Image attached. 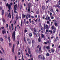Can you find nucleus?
Listing matches in <instances>:
<instances>
[{
  "mask_svg": "<svg viewBox=\"0 0 60 60\" xmlns=\"http://www.w3.org/2000/svg\"><path fill=\"white\" fill-rule=\"evenodd\" d=\"M34 30L35 32H34V35H36L37 37H38L39 36V32L38 31H36V29L35 28H34Z\"/></svg>",
  "mask_w": 60,
  "mask_h": 60,
  "instance_id": "obj_1",
  "label": "nucleus"
},
{
  "mask_svg": "<svg viewBox=\"0 0 60 60\" xmlns=\"http://www.w3.org/2000/svg\"><path fill=\"white\" fill-rule=\"evenodd\" d=\"M15 31H14L13 34H12V38L13 41H15V32L16 31V29H15Z\"/></svg>",
  "mask_w": 60,
  "mask_h": 60,
  "instance_id": "obj_2",
  "label": "nucleus"
},
{
  "mask_svg": "<svg viewBox=\"0 0 60 60\" xmlns=\"http://www.w3.org/2000/svg\"><path fill=\"white\" fill-rule=\"evenodd\" d=\"M57 5H55V7H57L59 8L60 7V0H59L58 1Z\"/></svg>",
  "mask_w": 60,
  "mask_h": 60,
  "instance_id": "obj_3",
  "label": "nucleus"
},
{
  "mask_svg": "<svg viewBox=\"0 0 60 60\" xmlns=\"http://www.w3.org/2000/svg\"><path fill=\"white\" fill-rule=\"evenodd\" d=\"M16 8L17 9H18V8H17V4H16L14 6V12L15 13H17V12H16Z\"/></svg>",
  "mask_w": 60,
  "mask_h": 60,
  "instance_id": "obj_4",
  "label": "nucleus"
},
{
  "mask_svg": "<svg viewBox=\"0 0 60 60\" xmlns=\"http://www.w3.org/2000/svg\"><path fill=\"white\" fill-rule=\"evenodd\" d=\"M6 6H8V8L9 9V10H8V11L10 12V10L11 9V5L10 4H8V3H7L6 5Z\"/></svg>",
  "mask_w": 60,
  "mask_h": 60,
  "instance_id": "obj_5",
  "label": "nucleus"
},
{
  "mask_svg": "<svg viewBox=\"0 0 60 60\" xmlns=\"http://www.w3.org/2000/svg\"><path fill=\"white\" fill-rule=\"evenodd\" d=\"M44 28H45V27H46V28L48 29H49V26H48V25L47 24H46L45 26V24H44Z\"/></svg>",
  "mask_w": 60,
  "mask_h": 60,
  "instance_id": "obj_6",
  "label": "nucleus"
},
{
  "mask_svg": "<svg viewBox=\"0 0 60 60\" xmlns=\"http://www.w3.org/2000/svg\"><path fill=\"white\" fill-rule=\"evenodd\" d=\"M28 53L29 54H31V51H30V48H28Z\"/></svg>",
  "mask_w": 60,
  "mask_h": 60,
  "instance_id": "obj_7",
  "label": "nucleus"
},
{
  "mask_svg": "<svg viewBox=\"0 0 60 60\" xmlns=\"http://www.w3.org/2000/svg\"><path fill=\"white\" fill-rule=\"evenodd\" d=\"M52 30H54V29H56V28L54 26H52Z\"/></svg>",
  "mask_w": 60,
  "mask_h": 60,
  "instance_id": "obj_8",
  "label": "nucleus"
},
{
  "mask_svg": "<svg viewBox=\"0 0 60 60\" xmlns=\"http://www.w3.org/2000/svg\"><path fill=\"white\" fill-rule=\"evenodd\" d=\"M49 17L48 16H47L46 17V18L45 19L46 20H48L49 19Z\"/></svg>",
  "mask_w": 60,
  "mask_h": 60,
  "instance_id": "obj_9",
  "label": "nucleus"
},
{
  "mask_svg": "<svg viewBox=\"0 0 60 60\" xmlns=\"http://www.w3.org/2000/svg\"><path fill=\"white\" fill-rule=\"evenodd\" d=\"M2 33L3 34H6V31H5V30H3Z\"/></svg>",
  "mask_w": 60,
  "mask_h": 60,
  "instance_id": "obj_10",
  "label": "nucleus"
},
{
  "mask_svg": "<svg viewBox=\"0 0 60 60\" xmlns=\"http://www.w3.org/2000/svg\"><path fill=\"white\" fill-rule=\"evenodd\" d=\"M38 57L39 58H41V59H42V56H41L39 55L38 56Z\"/></svg>",
  "mask_w": 60,
  "mask_h": 60,
  "instance_id": "obj_11",
  "label": "nucleus"
},
{
  "mask_svg": "<svg viewBox=\"0 0 60 60\" xmlns=\"http://www.w3.org/2000/svg\"><path fill=\"white\" fill-rule=\"evenodd\" d=\"M23 40L24 42L26 43V38L25 37H24Z\"/></svg>",
  "mask_w": 60,
  "mask_h": 60,
  "instance_id": "obj_12",
  "label": "nucleus"
},
{
  "mask_svg": "<svg viewBox=\"0 0 60 60\" xmlns=\"http://www.w3.org/2000/svg\"><path fill=\"white\" fill-rule=\"evenodd\" d=\"M8 17H9L10 18H11V15L10 14V13H9Z\"/></svg>",
  "mask_w": 60,
  "mask_h": 60,
  "instance_id": "obj_13",
  "label": "nucleus"
},
{
  "mask_svg": "<svg viewBox=\"0 0 60 60\" xmlns=\"http://www.w3.org/2000/svg\"><path fill=\"white\" fill-rule=\"evenodd\" d=\"M47 42L48 43H50V42H51V41L50 40H47Z\"/></svg>",
  "mask_w": 60,
  "mask_h": 60,
  "instance_id": "obj_14",
  "label": "nucleus"
},
{
  "mask_svg": "<svg viewBox=\"0 0 60 60\" xmlns=\"http://www.w3.org/2000/svg\"><path fill=\"white\" fill-rule=\"evenodd\" d=\"M36 52H37V53H40V51H39V50H36Z\"/></svg>",
  "mask_w": 60,
  "mask_h": 60,
  "instance_id": "obj_15",
  "label": "nucleus"
},
{
  "mask_svg": "<svg viewBox=\"0 0 60 60\" xmlns=\"http://www.w3.org/2000/svg\"><path fill=\"white\" fill-rule=\"evenodd\" d=\"M51 51V52H54V50L52 49H51L50 50Z\"/></svg>",
  "mask_w": 60,
  "mask_h": 60,
  "instance_id": "obj_16",
  "label": "nucleus"
},
{
  "mask_svg": "<svg viewBox=\"0 0 60 60\" xmlns=\"http://www.w3.org/2000/svg\"><path fill=\"white\" fill-rule=\"evenodd\" d=\"M41 47H40L39 48V51L40 52H41Z\"/></svg>",
  "mask_w": 60,
  "mask_h": 60,
  "instance_id": "obj_17",
  "label": "nucleus"
},
{
  "mask_svg": "<svg viewBox=\"0 0 60 60\" xmlns=\"http://www.w3.org/2000/svg\"><path fill=\"white\" fill-rule=\"evenodd\" d=\"M4 10H3L2 11V15H4Z\"/></svg>",
  "mask_w": 60,
  "mask_h": 60,
  "instance_id": "obj_18",
  "label": "nucleus"
},
{
  "mask_svg": "<svg viewBox=\"0 0 60 60\" xmlns=\"http://www.w3.org/2000/svg\"><path fill=\"white\" fill-rule=\"evenodd\" d=\"M55 26H58V24L57 23H55Z\"/></svg>",
  "mask_w": 60,
  "mask_h": 60,
  "instance_id": "obj_19",
  "label": "nucleus"
},
{
  "mask_svg": "<svg viewBox=\"0 0 60 60\" xmlns=\"http://www.w3.org/2000/svg\"><path fill=\"white\" fill-rule=\"evenodd\" d=\"M28 16H29V14H28L26 16V19H28Z\"/></svg>",
  "mask_w": 60,
  "mask_h": 60,
  "instance_id": "obj_20",
  "label": "nucleus"
},
{
  "mask_svg": "<svg viewBox=\"0 0 60 60\" xmlns=\"http://www.w3.org/2000/svg\"><path fill=\"white\" fill-rule=\"evenodd\" d=\"M29 35L30 37H31L32 36V34L31 33H30Z\"/></svg>",
  "mask_w": 60,
  "mask_h": 60,
  "instance_id": "obj_21",
  "label": "nucleus"
},
{
  "mask_svg": "<svg viewBox=\"0 0 60 60\" xmlns=\"http://www.w3.org/2000/svg\"><path fill=\"white\" fill-rule=\"evenodd\" d=\"M46 49H50V48L49 46H48L46 47Z\"/></svg>",
  "mask_w": 60,
  "mask_h": 60,
  "instance_id": "obj_22",
  "label": "nucleus"
},
{
  "mask_svg": "<svg viewBox=\"0 0 60 60\" xmlns=\"http://www.w3.org/2000/svg\"><path fill=\"white\" fill-rule=\"evenodd\" d=\"M0 41H3V39L2 38H0Z\"/></svg>",
  "mask_w": 60,
  "mask_h": 60,
  "instance_id": "obj_23",
  "label": "nucleus"
},
{
  "mask_svg": "<svg viewBox=\"0 0 60 60\" xmlns=\"http://www.w3.org/2000/svg\"><path fill=\"white\" fill-rule=\"evenodd\" d=\"M56 29H54V30H53V33H55L56 32Z\"/></svg>",
  "mask_w": 60,
  "mask_h": 60,
  "instance_id": "obj_24",
  "label": "nucleus"
},
{
  "mask_svg": "<svg viewBox=\"0 0 60 60\" xmlns=\"http://www.w3.org/2000/svg\"><path fill=\"white\" fill-rule=\"evenodd\" d=\"M48 20H49V22H50V21H51V19H50V17H49L48 18Z\"/></svg>",
  "mask_w": 60,
  "mask_h": 60,
  "instance_id": "obj_25",
  "label": "nucleus"
},
{
  "mask_svg": "<svg viewBox=\"0 0 60 60\" xmlns=\"http://www.w3.org/2000/svg\"><path fill=\"white\" fill-rule=\"evenodd\" d=\"M32 42L33 44H34L35 43V41L34 40H32Z\"/></svg>",
  "mask_w": 60,
  "mask_h": 60,
  "instance_id": "obj_26",
  "label": "nucleus"
},
{
  "mask_svg": "<svg viewBox=\"0 0 60 60\" xmlns=\"http://www.w3.org/2000/svg\"><path fill=\"white\" fill-rule=\"evenodd\" d=\"M38 41L39 42H40V41H41V38H40V37H39V38H38Z\"/></svg>",
  "mask_w": 60,
  "mask_h": 60,
  "instance_id": "obj_27",
  "label": "nucleus"
},
{
  "mask_svg": "<svg viewBox=\"0 0 60 60\" xmlns=\"http://www.w3.org/2000/svg\"><path fill=\"white\" fill-rule=\"evenodd\" d=\"M50 18L51 19H54V17L52 16H50Z\"/></svg>",
  "mask_w": 60,
  "mask_h": 60,
  "instance_id": "obj_28",
  "label": "nucleus"
},
{
  "mask_svg": "<svg viewBox=\"0 0 60 60\" xmlns=\"http://www.w3.org/2000/svg\"><path fill=\"white\" fill-rule=\"evenodd\" d=\"M50 11L52 12H53V13H54V10L52 9L51 10H50Z\"/></svg>",
  "mask_w": 60,
  "mask_h": 60,
  "instance_id": "obj_29",
  "label": "nucleus"
},
{
  "mask_svg": "<svg viewBox=\"0 0 60 60\" xmlns=\"http://www.w3.org/2000/svg\"><path fill=\"white\" fill-rule=\"evenodd\" d=\"M12 52L14 54V49H12Z\"/></svg>",
  "mask_w": 60,
  "mask_h": 60,
  "instance_id": "obj_30",
  "label": "nucleus"
},
{
  "mask_svg": "<svg viewBox=\"0 0 60 60\" xmlns=\"http://www.w3.org/2000/svg\"><path fill=\"white\" fill-rule=\"evenodd\" d=\"M28 42L29 44H31V40H30L28 41Z\"/></svg>",
  "mask_w": 60,
  "mask_h": 60,
  "instance_id": "obj_31",
  "label": "nucleus"
},
{
  "mask_svg": "<svg viewBox=\"0 0 60 60\" xmlns=\"http://www.w3.org/2000/svg\"><path fill=\"white\" fill-rule=\"evenodd\" d=\"M22 18H25L26 17V15H22Z\"/></svg>",
  "mask_w": 60,
  "mask_h": 60,
  "instance_id": "obj_32",
  "label": "nucleus"
},
{
  "mask_svg": "<svg viewBox=\"0 0 60 60\" xmlns=\"http://www.w3.org/2000/svg\"><path fill=\"white\" fill-rule=\"evenodd\" d=\"M22 9V6L21 5H20V10H21Z\"/></svg>",
  "mask_w": 60,
  "mask_h": 60,
  "instance_id": "obj_33",
  "label": "nucleus"
},
{
  "mask_svg": "<svg viewBox=\"0 0 60 60\" xmlns=\"http://www.w3.org/2000/svg\"><path fill=\"white\" fill-rule=\"evenodd\" d=\"M8 39L9 42H10V41H11V39H10V37H8Z\"/></svg>",
  "mask_w": 60,
  "mask_h": 60,
  "instance_id": "obj_34",
  "label": "nucleus"
},
{
  "mask_svg": "<svg viewBox=\"0 0 60 60\" xmlns=\"http://www.w3.org/2000/svg\"><path fill=\"white\" fill-rule=\"evenodd\" d=\"M41 36L43 38H44V35H43V34H41Z\"/></svg>",
  "mask_w": 60,
  "mask_h": 60,
  "instance_id": "obj_35",
  "label": "nucleus"
},
{
  "mask_svg": "<svg viewBox=\"0 0 60 60\" xmlns=\"http://www.w3.org/2000/svg\"><path fill=\"white\" fill-rule=\"evenodd\" d=\"M2 21H3V22H4V23H5V19H2Z\"/></svg>",
  "mask_w": 60,
  "mask_h": 60,
  "instance_id": "obj_36",
  "label": "nucleus"
},
{
  "mask_svg": "<svg viewBox=\"0 0 60 60\" xmlns=\"http://www.w3.org/2000/svg\"><path fill=\"white\" fill-rule=\"evenodd\" d=\"M28 11L30 12V8H29L28 9Z\"/></svg>",
  "mask_w": 60,
  "mask_h": 60,
  "instance_id": "obj_37",
  "label": "nucleus"
},
{
  "mask_svg": "<svg viewBox=\"0 0 60 60\" xmlns=\"http://www.w3.org/2000/svg\"><path fill=\"white\" fill-rule=\"evenodd\" d=\"M46 56H49V53H47L46 54Z\"/></svg>",
  "mask_w": 60,
  "mask_h": 60,
  "instance_id": "obj_38",
  "label": "nucleus"
},
{
  "mask_svg": "<svg viewBox=\"0 0 60 60\" xmlns=\"http://www.w3.org/2000/svg\"><path fill=\"white\" fill-rule=\"evenodd\" d=\"M40 47H41V46H40L39 45H38L37 46V48L38 49V48H40Z\"/></svg>",
  "mask_w": 60,
  "mask_h": 60,
  "instance_id": "obj_39",
  "label": "nucleus"
},
{
  "mask_svg": "<svg viewBox=\"0 0 60 60\" xmlns=\"http://www.w3.org/2000/svg\"><path fill=\"white\" fill-rule=\"evenodd\" d=\"M42 8L43 10H45V7H42Z\"/></svg>",
  "mask_w": 60,
  "mask_h": 60,
  "instance_id": "obj_40",
  "label": "nucleus"
},
{
  "mask_svg": "<svg viewBox=\"0 0 60 60\" xmlns=\"http://www.w3.org/2000/svg\"><path fill=\"white\" fill-rule=\"evenodd\" d=\"M14 48H15V45H14V44L13 45V46L12 49H14Z\"/></svg>",
  "mask_w": 60,
  "mask_h": 60,
  "instance_id": "obj_41",
  "label": "nucleus"
},
{
  "mask_svg": "<svg viewBox=\"0 0 60 60\" xmlns=\"http://www.w3.org/2000/svg\"><path fill=\"white\" fill-rule=\"evenodd\" d=\"M47 24H50V23L49 22V21H47Z\"/></svg>",
  "mask_w": 60,
  "mask_h": 60,
  "instance_id": "obj_42",
  "label": "nucleus"
},
{
  "mask_svg": "<svg viewBox=\"0 0 60 60\" xmlns=\"http://www.w3.org/2000/svg\"><path fill=\"white\" fill-rule=\"evenodd\" d=\"M53 21H54V23L55 24V23H56V20H53Z\"/></svg>",
  "mask_w": 60,
  "mask_h": 60,
  "instance_id": "obj_43",
  "label": "nucleus"
},
{
  "mask_svg": "<svg viewBox=\"0 0 60 60\" xmlns=\"http://www.w3.org/2000/svg\"><path fill=\"white\" fill-rule=\"evenodd\" d=\"M56 41H57L58 40V37H57L56 38Z\"/></svg>",
  "mask_w": 60,
  "mask_h": 60,
  "instance_id": "obj_44",
  "label": "nucleus"
},
{
  "mask_svg": "<svg viewBox=\"0 0 60 60\" xmlns=\"http://www.w3.org/2000/svg\"><path fill=\"white\" fill-rule=\"evenodd\" d=\"M26 40L27 41H29V40H30V39L29 38H27L26 39Z\"/></svg>",
  "mask_w": 60,
  "mask_h": 60,
  "instance_id": "obj_45",
  "label": "nucleus"
},
{
  "mask_svg": "<svg viewBox=\"0 0 60 60\" xmlns=\"http://www.w3.org/2000/svg\"><path fill=\"white\" fill-rule=\"evenodd\" d=\"M22 24H23V22H22V21H21V26H22Z\"/></svg>",
  "mask_w": 60,
  "mask_h": 60,
  "instance_id": "obj_46",
  "label": "nucleus"
},
{
  "mask_svg": "<svg viewBox=\"0 0 60 60\" xmlns=\"http://www.w3.org/2000/svg\"><path fill=\"white\" fill-rule=\"evenodd\" d=\"M52 14L51 12L50 13V16H51L52 15Z\"/></svg>",
  "mask_w": 60,
  "mask_h": 60,
  "instance_id": "obj_47",
  "label": "nucleus"
},
{
  "mask_svg": "<svg viewBox=\"0 0 60 60\" xmlns=\"http://www.w3.org/2000/svg\"><path fill=\"white\" fill-rule=\"evenodd\" d=\"M8 13H6V15H5V16H7L8 15Z\"/></svg>",
  "mask_w": 60,
  "mask_h": 60,
  "instance_id": "obj_48",
  "label": "nucleus"
},
{
  "mask_svg": "<svg viewBox=\"0 0 60 60\" xmlns=\"http://www.w3.org/2000/svg\"><path fill=\"white\" fill-rule=\"evenodd\" d=\"M6 26L7 28H8V24H6Z\"/></svg>",
  "mask_w": 60,
  "mask_h": 60,
  "instance_id": "obj_49",
  "label": "nucleus"
},
{
  "mask_svg": "<svg viewBox=\"0 0 60 60\" xmlns=\"http://www.w3.org/2000/svg\"><path fill=\"white\" fill-rule=\"evenodd\" d=\"M0 54H3V52H2V51H1V50H0Z\"/></svg>",
  "mask_w": 60,
  "mask_h": 60,
  "instance_id": "obj_50",
  "label": "nucleus"
},
{
  "mask_svg": "<svg viewBox=\"0 0 60 60\" xmlns=\"http://www.w3.org/2000/svg\"><path fill=\"white\" fill-rule=\"evenodd\" d=\"M44 18H45V16H44V15H43L42 17V19H44Z\"/></svg>",
  "mask_w": 60,
  "mask_h": 60,
  "instance_id": "obj_51",
  "label": "nucleus"
},
{
  "mask_svg": "<svg viewBox=\"0 0 60 60\" xmlns=\"http://www.w3.org/2000/svg\"><path fill=\"white\" fill-rule=\"evenodd\" d=\"M9 45L10 46H11V43H9Z\"/></svg>",
  "mask_w": 60,
  "mask_h": 60,
  "instance_id": "obj_52",
  "label": "nucleus"
},
{
  "mask_svg": "<svg viewBox=\"0 0 60 60\" xmlns=\"http://www.w3.org/2000/svg\"><path fill=\"white\" fill-rule=\"evenodd\" d=\"M49 52L50 53H51V52L50 51V50H49Z\"/></svg>",
  "mask_w": 60,
  "mask_h": 60,
  "instance_id": "obj_53",
  "label": "nucleus"
},
{
  "mask_svg": "<svg viewBox=\"0 0 60 60\" xmlns=\"http://www.w3.org/2000/svg\"><path fill=\"white\" fill-rule=\"evenodd\" d=\"M43 58H42V59H43V60H44L45 59V58L44 57V56H43Z\"/></svg>",
  "mask_w": 60,
  "mask_h": 60,
  "instance_id": "obj_54",
  "label": "nucleus"
},
{
  "mask_svg": "<svg viewBox=\"0 0 60 60\" xmlns=\"http://www.w3.org/2000/svg\"><path fill=\"white\" fill-rule=\"evenodd\" d=\"M17 56H15V60H17Z\"/></svg>",
  "mask_w": 60,
  "mask_h": 60,
  "instance_id": "obj_55",
  "label": "nucleus"
},
{
  "mask_svg": "<svg viewBox=\"0 0 60 60\" xmlns=\"http://www.w3.org/2000/svg\"><path fill=\"white\" fill-rule=\"evenodd\" d=\"M51 38L52 39H53V38H54V37L53 36H52L51 37Z\"/></svg>",
  "mask_w": 60,
  "mask_h": 60,
  "instance_id": "obj_56",
  "label": "nucleus"
},
{
  "mask_svg": "<svg viewBox=\"0 0 60 60\" xmlns=\"http://www.w3.org/2000/svg\"><path fill=\"white\" fill-rule=\"evenodd\" d=\"M19 41H18V43H17V45H19Z\"/></svg>",
  "mask_w": 60,
  "mask_h": 60,
  "instance_id": "obj_57",
  "label": "nucleus"
},
{
  "mask_svg": "<svg viewBox=\"0 0 60 60\" xmlns=\"http://www.w3.org/2000/svg\"><path fill=\"white\" fill-rule=\"evenodd\" d=\"M26 23L27 24H28V21H27L26 22Z\"/></svg>",
  "mask_w": 60,
  "mask_h": 60,
  "instance_id": "obj_58",
  "label": "nucleus"
},
{
  "mask_svg": "<svg viewBox=\"0 0 60 60\" xmlns=\"http://www.w3.org/2000/svg\"><path fill=\"white\" fill-rule=\"evenodd\" d=\"M29 18H30L31 17V16H30V15H29Z\"/></svg>",
  "mask_w": 60,
  "mask_h": 60,
  "instance_id": "obj_59",
  "label": "nucleus"
},
{
  "mask_svg": "<svg viewBox=\"0 0 60 60\" xmlns=\"http://www.w3.org/2000/svg\"><path fill=\"white\" fill-rule=\"evenodd\" d=\"M34 18V16H31V18L32 19H33V18Z\"/></svg>",
  "mask_w": 60,
  "mask_h": 60,
  "instance_id": "obj_60",
  "label": "nucleus"
},
{
  "mask_svg": "<svg viewBox=\"0 0 60 60\" xmlns=\"http://www.w3.org/2000/svg\"><path fill=\"white\" fill-rule=\"evenodd\" d=\"M4 37H5V39H6L7 38V36L6 35Z\"/></svg>",
  "mask_w": 60,
  "mask_h": 60,
  "instance_id": "obj_61",
  "label": "nucleus"
},
{
  "mask_svg": "<svg viewBox=\"0 0 60 60\" xmlns=\"http://www.w3.org/2000/svg\"><path fill=\"white\" fill-rule=\"evenodd\" d=\"M24 32H27V30H25L24 31Z\"/></svg>",
  "mask_w": 60,
  "mask_h": 60,
  "instance_id": "obj_62",
  "label": "nucleus"
},
{
  "mask_svg": "<svg viewBox=\"0 0 60 60\" xmlns=\"http://www.w3.org/2000/svg\"><path fill=\"white\" fill-rule=\"evenodd\" d=\"M1 28H2V29H4V27H1Z\"/></svg>",
  "mask_w": 60,
  "mask_h": 60,
  "instance_id": "obj_63",
  "label": "nucleus"
},
{
  "mask_svg": "<svg viewBox=\"0 0 60 60\" xmlns=\"http://www.w3.org/2000/svg\"><path fill=\"white\" fill-rule=\"evenodd\" d=\"M46 32H48V30H46Z\"/></svg>",
  "mask_w": 60,
  "mask_h": 60,
  "instance_id": "obj_64",
  "label": "nucleus"
}]
</instances>
